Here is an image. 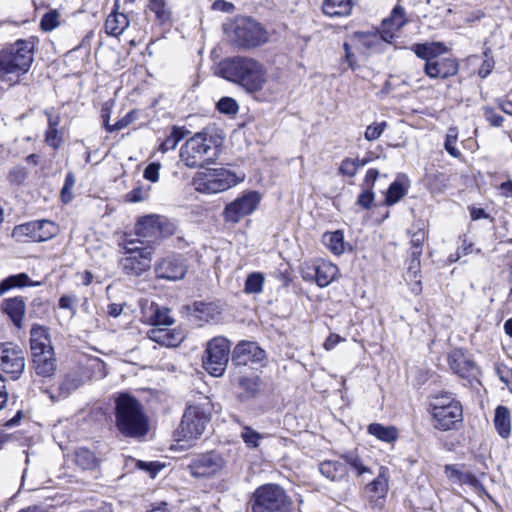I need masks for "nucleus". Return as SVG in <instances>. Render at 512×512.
Segmentation results:
<instances>
[{"label":"nucleus","mask_w":512,"mask_h":512,"mask_svg":"<svg viewBox=\"0 0 512 512\" xmlns=\"http://www.w3.org/2000/svg\"><path fill=\"white\" fill-rule=\"evenodd\" d=\"M216 74L240 86L247 94L262 91L266 84V69L263 64L247 56H231L222 59Z\"/></svg>","instance_id":"nucleus-1"},{"label":"nucleus","mask_w":512,"mask_h":512,"mask_svg":"<svg viewBox=\"0 0 512 512\" xmlns=\"http://www.w3.org/2000/svg\"><path fill=\"white\" fill-rule=\"evenodd\" d=\"M115 427L124 438L142 439L149 431V420L140 402L125 393L115 399Z\"/></svg>","instance_id":"nucleus-2"},{"label":"nucleus","mask_w":512,"mask_h":512,"mask_svg":"<svg viewBox=\"0 0 512 512\" xmlns=\"http://www.w3.org/2000/svg\"><path fill=\"white\" fill-rule=\"evenodd\" d=\"M211 420V403L207 397L188 403L175 434L178 441L191 442L204 433Z\"/></svg>","instance_id":"nucleus-3"},{"label":"nucleus","mask_w":512,"mask_h":512,"mask_svg":"<svg viewBox=\"0 0 512 512\" xmlns=\"http://www.w3.org/2000/svg\"><path fill=\"white\" fill-rule=\"evenodd\" d=\"M30 349L32 353V367L36 375L51 377L56 370V359L48 329L33 325L30 330Z\"/></svg>","instance_id":"nucleus-4"},{"label":"nucleus","mask_w":512,"mask_h":512,"mask_svg":"<svg viewBox=\"0 0 512 512\" xmlns=\"http://www.w3.org/2000/svg\"><path fill=\"white\" fill-rule=\"evenodd\" d=\"M34 60V45L31 41L18 39L0 51V80L8 74H26Z\"/></svg>","instance_id":"nucleus-5"},{"label":"nucleus","mask_w":512,"mask_h":512,"mask_svg":"<svg viewBox=\"0 0 512 512\" xmlns=\"http://www.w3.org/2000/svg\"><path fill=\"white\" fill-rule=\"evenodd\" d=\"M245 179V174H237L227 168H208L199 171L193 178L195 190L205 194H216L226 191Z\"/></svg>","instance_id":"nucleus-6"},{"label":"nucleus","mask_w":512,"mask_h":512,"mask_svg":"<svg viewBox=\"0 0 512 512\" xmlns=\"http://www.w3.org/2000/svg\"><path fill=\"white\" fill-rule=\"evenodd\" d=\"M293 502L277 484L258 487L251 499L252 512H291Z\"/></svg>","instance_id":"nucleus-7"},{"label":"nucleus","mask_w":512,"mask_h":512,"mask_svg":"<svg viewBox=\"0 0 512 512\" xmlns=\"http://www.w3.org/2000/svg\"><path fill=\"white\" fill-rule=\"evenodd\" d=\"M180 156L186 166L202 167L216 158L217 146L213 144L211 138H207L205 132H197L181 148Z\"/></svg>","instance_id":"nucleus-8"},{"label":"nucleus","mask_w":512,"mask_h":512,"mask_svg":"<svg viewBox=\"0 0 512 512\" xmlns=\"http://www.w3.org/2000/svg\"><path fill=\"white\" fill-rule=\"evenodd\" d=\"M269 40L264 26L251 17H243L235 22L233 32L234 45L243 50L259 47Z\"/></svg>","instance_id":"nucleus-9"},{"label":"nucleus","mask_w":512,"mask_h":512,"mask_svg":"<svg viewBox=\"0 0 512 512\" xmlns=\"http://www.w3.org/2000/svg\"><path fill=\"white\" fill-rule=\"evenodd\" d=\"M226 467L223 455L215 450L194 455L187 469L194 478H212L220 474Z\"/></svg>","instance_id":"nucleus-10"},{"label":"nucleus","mask_w":512,"mask_h":512,"mask_svg":"<svg viewBox=\"0 0 512 512\" xmlns=\"http://www.w3.org/2000/svg\"><path fill=\"white\" fill-rule=\"evenodd\" d=\"M230 354V342L223 337H215L209 341L203 365L214 377L221 376L226 370Z\"/></svg>","instance_id":"nucleus-11"},{"label":"nucleus","mask_w":512,"mask_h":512,"mask_svg":"<svg viewBox=\"0 0 512 512\" xmlns=\"http://www.w3.org/2000/svg\"><path fill=\"white\" fill-rule=\"evenodd\" d=\"M57 226L49 220L27 222L14 227L12 237L20 242H43L57 234Z\"/></svg>","instance_id":"nucleus-12"},{"label":"nucleus","mask_w":512,"mask_h":512,"mask_svg":"<svg viewBox=\"0 0 512 512\" xmlns=\"http://www.w3.org/2000/svg\"><path fill=\"white\" fill-rule=\"evenodd\" d=\"M187 270V261L182 254H169L160 258L154 264L155 277L166 281L175 282L182 280Z\"/></svg>","instance_id":"nucleus-13"},{"label":"nucleus","mask_w":512,"mask_h":512,"mask_svg":"<svg viewBox=\"0 0 512 512\" xmlns=\"http://www.w3.org/2000/svg\"><path fill=\"white\" fill-rule=\"evenodd\" d=\"M0 369L11 375L13 380L18 379L25 369L23 350L11 342L0 343Z\"/></svg>","instance_id":"nucleus-14"},{"label":"nucleus","mask_w":512,"mask_h":512,"mask_svg":"<svg viewBox=\"0 0 512 512\" xmlns=\"http://www.w3.org/2000/svg\"><path fill=\"white\" fill-rule=\"evenodd\" d=\"M260 199V194L256 191L244 193L242 196L226 205L224 210L225 220L233 223L239 222L243 217L255 211Z\"/></svg>","instance_id":"nucleus-15"},{"label":"nucleus","mask_w":512,"mask_h":512,"mask_svg":"<svg viewBox=\"0 0 512 512\" xmlns=\"http://www.w3.org/2000/svg\"><path fill=\"white\" fill-rule=\"evenodd\" d=\"M136 234L141 237L172 235L175 226L159 215H147L139 219L135 225Z\"/></svg>","instance_id":"nucleus-16"},{"label":"nucleus","mask_w":512,"mask_h":512,"mask_svg":"<svg viewBox=\"0 0 512 512\" xmlns=\"http://www.w3.org/2000/svg\"><path fill=\"white\" fill-rule=\"evenodd\" d=\"M433 426L440 431H449L456 428L463 420V408L461 403H452L450 406H436L435 412H431Z\"/></svg>","instance_id":"nucleus-17"},{"label":"nucleus","mask_w":512,"mask_h":512,"mask_svg":"<svg viewBox=\"0 0 512 512\" xmlns=\"http://www.w3.org/2000/svg\"><path fill=\"white\" fill-rule=\"evenodd\" d=\"M265 357V351L257 343L243 341L234 348L232 361L238 366H246L250 363H261Z\"/></svg>","instance_id":"nucleus-18"},{"label":"nucleus","mask_w":512,"mask_h":512,"mask_svg":"<svg viewBox=\"0 0 512 512\" xmlns=\"http://www.w3.org/2000/svg\"><path fill=\"white\" fill-rule=\"evenodd\" d=\"M143 253L127 255L120 259L119 267L125 275L139 277L151 268L152 252L144 251Z\"/></svg>","instance_id":"nucleus-19"},{"label":"nucleus","mask_w":512,"mask_h":512,"mask_svg":"<svg viewBox=\"0 0 512 512\" xmlns=\"http://www.w3.org/2000/svg\"><path fill=\"white\" fill-rule=\"evenodd\" d=\"M459 63L455 58L437 57L433 62L424 64L423 71L431 79H447L457 74Z\"/></svg>","instance_id":"nucleus-20"},{"label":"nucleus","mask_w":512,"mask_h":512,"mask_svg":"<svg viewBox=\"0 0 512 512\" xmlns=\"http://www.w3.org/2000/svg\"><path fill=\"white\" fill-rule=\"evenodd\" d=\"M447 363L450 370L461 378H469L474 375L476 365L463 349H453L447 355Z\"/></svg>","instance_id":"nucleus-21"},{"label":"nucleus","mask_w":512,"mask_h":512,"mask_svg":"<svg viewBox=\"0 0 512 512\" xmlns=\"http://www.w3.org/2000/svg\"><path fill=\"white\" fill-rule=\"evenodd\" d=\"M338 267L331 262L320 261L307 271H303V278L306 280H315L319 287L328 286L336 277Z\"/></svg>","instance_id":"nucleus-22"},{"label":"nucleus","mask_w":512,"mask_h":512,"mask_svg":"<svg viewBox=\"0 0 512 512\" xmlns=\"http://www.w3.org/2000/svg\"><path fill=\"white\" fill-rule=\"evenodd\" d=\"M142 321L153 327L171 326L173 319L169 316V309L162 308L154 302L142 305Z\"/></svg>","instance_id":"nucleus-23"},{"label":"nucleus","mask_w":512,"mask_h":512,"mask_svg":"<svg viewBox=\"0 0 512 512\" xmlns=\"http://www.w3.org/2000/svg\"><path fill=\"white\" fill-rule=\"evenodd\" d=\"M147 337L150 340L166 347H176L184 339L182 332L175 329H169L168 326L152 327L148 330Z\"/></svg>","instance_id":"nucleus-24"},{"label":"nucleus","mask_w":512,"mask_h":512,"mask_svg":"<svg viewBox=\"0 0 512 512\" xmlns=\"http://www.w3.org/2000/svg\"><path fill=\"white\" fill-rule=\"evenodd\" d=\"M410 49L418 58L424 60L425 63L433 62L437 57L447 52L446 45L443 42L437 41L414 43Z\"/></svg>","instance_id":"nucleus-25"},{"label":"nucleus","mask_w":512,"mask_h":512,"mask_svg":"<svg viewBox=\"0 0 512 512\" xmlns=\"http://www.w3.org/2000/svg\"><path fill=\"white\" fill-rule=\"evenodd\" d=\"M73 112V105L71 103L63 104L60 108L51 107L46 109L43 114L47 119V128H66L70 125V114Z\"/></svg>","instance_id":"nucleus-26"},{"label":"nucleus","mask_w":512,"mask_h":512,"mask_svg":"<svg viewBox=\"0 0 512 512\" xmlns=\"http://www.w3.org/2000/svg\"><path fill=\"white\" fill-rule=\"evenodd\" d=\"M1 309L9 316L16 327H21L26 310V305L22 297H13L3 300Z\"/></svg>","instance_id":"nucleus-27"},{"label":"nucleus","mask_w":512,"mask_h":512,"mask_svg":"<svg viewBox=\"0 0 512 512\" xmlns=\"http://www.w3.org/2000/svg\"><path fill=\"white\" fill-rule=\"evenodd\" d=\"M319 472L331 481H341L346 478L348 469L344 463L325 460L319 464Z\"/></svg>","instance_id":"nucleus-28"},{"label":"nucleus","mask_w":512,"mask_h":512,"mask_svg":"<svg viewBox=\"0 0 512 512\" xmlns=\"http://www.w3.org/2000/svg\"><path fill=\"white\" fill-rule=\"evenodd\" d=\"M352 0H324L322 11L329 17H343L351 14Z\"/></svg>","instance_id":"nucleus-29"},{"label":"nucleus","mask_w":512,"mask_h":512,"mask_svg":"<svg viewBox=\"0 0 512 512\" xmlns=\"http://www.w3.org/2000/svg\"><path fill=\"white\" fill-rule=\"evenodd\" d=\"M493 422L497 433L507 439L511 434V415L506 406L500 405L495 409Z\"/></svg>","instance_id":"nucleus-30"},{"label":"nucleus","mask_w":512,"mask_h":512,"mask_svg":"<svg viewBox=\"0 0 512 512\" xmlns=\"http://www.w3.org/2000/svg\"><path fill=\"white\" fill-rule=\"evenodd\" d=\"M445 473L449 480L453 483L467 484L472 487H477L479 481L477 477L470 471L459 469L456 465H446Z\"/></svg>","instance_id":"nucleus-31"},{"label":"nucleus","mask_w":512,"mask_h":512,"mask_svg":"<svg viewBox=\"0 0 512 512\" xmlns=\"http://www.w3.org/2000/svg\"><path fill=\"white\" fill-rule=\"evenodd\" d=\"M129 26V19L126 14L117 13L112 11V13L107 17L105 22V30L107 34L111 36H119L121 35L126 28Z\"/></svg>","instance_id":"nucleus-32"},{"label":"nucleus","mask_w":512,"mask_h":512,"mask_svg":"<svg viewBox=\"0 0 512 512\" xmlns=\"http://www.w3.org/2000/svg\"><path fill=\"white\" fill-rule=\"evenodd\" d=\"M427 238V234L425 230L421 227H418L415 231L411 233V248H410V254L412 257L411 260V266L410 268H413L415 266L419 265V259L423 252V245Z\"/></svg>","instance_id":"nucleus-33"},{"label":"nucleus","mask_w":512,"mask_h":512,"mask_svg":"<svg viewBox=\"0 0 512 512\" xmlns=\"http://www.w3.org/2000/svg\"><path fill=\"white\" fill-rule=\"evenodd\" d=\"M367 431L378 440L391 443L398 438V431L394 426H384L380 423H371Z\"/></svg>","instance_id":"nucleus-34"},{"label":"nucleus","mask_w":512,"mask_h":512,"mask_svg":"<svg viewBox=\"0 0 512 512\" xmlns=\"http://www.w3.org/2000/svg\"><path fill=\"white\" fill-rule=\"evenodd\" d=\"M238 386L241 389L240 396L243 399H251L259 393L261 381L258 376H242L238 379Z\"/></svg>","instance_id":"nucleus-35"},{"label":"nucleus","mask_w":512,"mask_h":512,"mask_svg":"<svg viewBox=\"0 0 512 512\" xmlns=\"http://www.w3.org/2000/svg\"><path fill=\"white\" fill-rule=\"evenodd\" d=\"M32 285H34V283L26 273L11 275L0 282V295L6 293L12 288H21ZM35 285H38V283H35Z\"/></svg>","instance_id":"nucleus-36"},{"label":"nucleus","mask_w":512,"mask_h":512,"mask_svg":"<svg viewBox=\"0 0 512 512\" xmlns=\"http://www.w3.org/2000/svg\"><path fill=\"white\" fill-rule=\"evenodd\" d=\"M148 8L155 14L158 24L164 25L170 22L172 13L165 0H149Z\"/></svg>","instance_id":"nucleus-37"},{"label":"nucleus","mask_w":512,"mask_h":512,"mask_svg":"<svg viewBox=\"0 0 512 512\" xmlns=\"http://www.w3.org/2000/svg\"><path fill=\"white\" fill-rule=\"evenodd\" d=\"M323 243L335 255H340L345 250L344 236L339 230L325 233L323 235Z\"/></svg>","instance_id":"nucleus-38"},{"label":"nucleus","mask_w":512,"mask_h":512,"mask_svg":"<svg viewBox=\"0 0 512 512\" xmlns=\"http://www.w3.org/2000/svg\"><path fill=\"white\" fill-rule=\"evenodd\" d=\"M367 492L371 497L383 498L388 492V479L384 471L380 472L378 476L366 486Z\"/></svg>","instance_id":"nucleus-39"},{"label":"nucleus","mask_w":512,"mask_h":512,"mask_svg":"<svg viewBox=\"0 0 512 512\" xmlns=\"http://www.w3.org/2000/svg\"><path fill=\"white\" fill-rule=\"evenodd\" d=\"M265 277L263 273L253 272L245 280L244 292L247 294H258L263 290Z\"/></svg>","instance_id":"nucleus-40"},{"label":"nucleus","mask_w":512,"mask_h":512,"mask_svg":"<svg viewBox=\"0 0 512 512\" xmlns=\"http://www.w3.org/2000/svg\"><path fill=\"white\" fill-rule=\"evenodd\" d=\"M75 462L82 469H93L97 465V458L89 449L80 448L75 453Z\"/></svg>","instance_id":"nucleus-41"},{"label":"nucleus","mask_w":512,"mask_h":512,"mask_svg":"<svg viewBox=\"0 0 512 512\" xmlns=\"http://www.w3.org/2000/svg\"><path fill=\"white\" fill-rule=\"evenodd\" d=\"M407 192V187L399 180L392 182L387 190L385 202L388 206L394 205L402 199Z\"/></svg>","instance_id":"nucleus-42"},{"label":"nucleus","mask_w":512,"mask_h":512,"mask_svg":"<svg viewBox=\"0 0 512 512\" xmlns=\"http://www.w3.org/2000/svg\"><path fill=\"white\" fill-rule=\"evenodd\" d=\"M368 159H350L346 158L341 162L339 167V173L343 176L353 177L356 175L359 168L365 166L368 163Z\"/></svg>","instance_id":"nucleus-43"},{"label":"nucleus","mask_w":512,"mask_h":512,"mask_svg":"<svg viewBox=\"0 0 512 512\" xmlns=\"http://www.w3.org/2000/svg\"><path fill=\"white\" fill-rule=\"evenodd\" d=\"M235 421L243 428L240 436L244 443L250 448H257L259 446V441L263 439V435L252 429L250 426L243 425L238 418H235Z\"/></svg>","instance_id":"nucleus-44"},{"label":"nucleus","mask_w":512,"mask_h":512,"mask_svg":"<svg viewBox=\"0 0 512 512\" xmlns=\"http://www.w3.org/2000/svg\"><path fill=\"white\" fill-rule=\"evenodd\" d=\"M119 246L124 250V256L133 254H142L144 251H151L149 247L142 246V243L137 239L123 238L119 242Z\"/></svg>","instance_id":"nucleus-45"},{"label":"nucleus","mask_w":512,"mask_h":512,"mask_svg":"<svg viewBox=\"0 0 512 512\" xmlns=\"http://www.w3.org/2000/svg\"><path fill=\"white\" fill-rule=\"evenodd\" d=\"M341 458L344 459V461H345L344 464H346V466L349 465L352 469L355 470L357 475H362V474L370 471L369 468H367L364 465L361 458L353 452L345 453L341 456Z\"/></svg>","instance_id":"nucleus-46"},{"label":"nucleus","mask_w":512,"mask_h":512,"mask_svg":"<svg viewBox=\"0 0 512 512\" xmlns=\"http://www.w3.org/2000/svg\"><path fill=\"white\" fill-rule=\"evenodd\" d=\"M452 403H460V401H458L452 393L439 392L432 396V402L430 403L431 412H435L436 406L446 408Z\"/></svg>","instance_id":"nucleus-47"},{"label":"nucleus","mask_w":512,"mask_h":512,"mask_svg":"<svg viewBox=\"0 0 512 512\" xmlns=\"http://www.w3.org/2000/svg\"><path fill=\"white\" fill-rule=\"evenodd\" d=\"M216 108L222 114L234 115L238 112L239 105L234 98L224 96L219 99L216 104Z\"/></svg>","instance_id":"nucleus-48"},{"label":"nucleus","mask_w":512,"mask_h":512,"mask_svg":"<svg viewBox=\"0 0 512 512\" xmlns=\"http://www.w3.org/2000/svg\"><path fill=\"white\" fill-rule=\"evenodd\" d=\"M184 132L185 130H172L171 134L159 145V150L162 153L173 150L178 142L185 136Z\"/></svg>","instance_id":"nucleus-49"},{"label":"nucleus","mask_w":512,"mask_h":512,"mask_svg":"<svg viewBox=\"0 0 512 512\" xmlns=\"http://www.w3.org/2000/svg\"><path fill=\"white\" fill-rule=\"evenodd\" d=\"M59 25V13L57 10H50L46 12L40 21V27L43 31L49 32L54 30Z\"/></svg>","instance_id":"nucleus-50"},{"label":"nucleus","mask_w":512,"mask_h":512,"mask_svg":"<svg viewBox=\"0 0 512 512\" xmlns=\"http://www.w3.org/2000/svg\"><path fill=\"white\" fill-rule=\"evenodd\" d=\"M387 22H391L397 30H400L407 22L404 8L399 5L395 6L391 12L390 18L383 21L384 24Z\"/></svg>","instance_id":"nucleus-51"},{"label":"nucleus","mask_w":512,"mask_h":512,"mask_svg":"<svg viewBox=\"0 0 512 512\" xmlns=\"http://www.w3.org/2000/svg\"><path fill=\"white\" fill-rule=\"evenodd\" d=\"M483 55H484V60L478 70V75L481 78H486L492 72L495 62H494L493 57L491 56L490 49H486L484 51Z\"/></svg>","instance_id":"nucleus-52"},{"label":"nucleus","mask_w":512,"mask_h":512,"mask_svg":"<svg viewBox=\"0 0 512 512\" xmlns=\"http://www.w3.org/2000/svg\"><path fill=\"white\" fill-rule=\"evenodd\" d=\"M375 199V194L373 190L369 188H363L362 191L359 194L356 204L360 206L362 209H369L371 208L373 202Z\"/></svg>","instance_id":"nucleus-53"},{"label":"nucleus","mask_w":512,"mask_h":512,"mask_svg":"<svg viewBox=\"0 0 512 512\" xmlns=\"http://www.w3.org/2000/svg\"><path fill=\"white\" fill-rule=\"evenodd\" d=\"M353 39L357 40L358 43L364 46L367 50L373 48L378 41L376 35L359 31L353 34Z\"/></svg>","instance_id":"nucleus-54"},{"label":"nucleus","mask_w":512,"mask_h":512,"mask_svg":"<svg viewBox=\"0 0 512 512\" xmlns=\"http://www.w3.org/2000/svg\"><path fill=\"white\" fill-rule=\"evenodd\" d=\"M149 189L150 188L136 187L126 195V198L129 202L133 203L146 200L149 196Z\"/></svg>","instance_id":"nucleus-55"},{"label":"nucleus","mask_w":512,"mask_h":512,"mask_svg":"<svg viewBox=\"0 0 512 512\" xmlns=\"http://www.w3.org/2000/svg\"><path fill=\"white\" fill-rule=\"evenodd\" d=\"M160 164L156 162L150 163L144 170V178L155 183L159 179Z\"/></svg>","instance_id":"nucleus-56"},{"label":"nucleus","mask_w":512,"mask_h":512,"mask_svg":"<svg viewBox=\"0 0 512 512\" xmlns=\"http://www.w3.org/2000/svg\"><path fill=\"white\" fill-rule=\"evenodd\" d=\"M484 116L486 120L495 127L501 126L503 123V116L499 113H497L494 109L488 108L484 112Z\"/></svg>","instance_id":"nucleus-57"},{"label":"nucleus","mask_w":512,"mask_h":512,"mask_svg":"<svg viewBox=\"0 0 512 512\" xmlns=\"http://www.w3.org/2000/svg\"><path fill=\"white\" fill-rule=\"evenodd\" d=\"M456 139H457L456 133L447 134L445 144H444L447 152L453 157H458L460 155L459 150H457L454 146V142L456 141Z\"/></svg>","instance_id":"nucleus-58"},{"label":"nucleus","mask_w":512,"mask_h":512,"mask_svg":"<svg viewBox=\"0 0 512 512\" xmlns=\"http://www.w3.org/2000/svg\"><path fill=\"white\" fill-rule=\"evenodd\" d=\"M379 175V171L377 169H369L366 173L364 182L362 184L363 188H369L373 190L375 181Z\"/></svg>","instance_id":"nucleus-59"},{"label":"nucleus","mask_w":512,"mask_h":512,"mask_svg":"<svg viewBox=\"0 0 512 512\" xmlns=\"http://www.w3.org/2000/svg\"><path fill=\"white\" fill-rule=\"evenodd\" d=\"M110 115L111 108L108 103H104L100 110V118L102 120V128H113V125H110Z\"/></svg>","instance_id":"nucleus-60"},{"label":"nucleus","mask_w":512,"mask_h":512,"mask_svg":"<svg viewBox=\"0 0 512 512\" xmlns=\"http://www.w3.org/2000/svg\"><path fill=\"white\" fill-rule=\"evenodd\" d=\"M45 140L49 146L54 149L58 148L61 143V137L58 135V130H47Z\"/></svg>","instance_id":"nucleus-61"},{"label":"nucleus","mask_w":512,"mask_h":512,"mask_svg":"<svg viewBox=\"0 0 512 512\" xmlns=\"http://www.w3.org/2000/svg\"><path fill=\"white\" fill-rule=\"evenodd\" d=\"M136 118V111H129L124 117L119 119L114 125L113 128H126L130 125Z\"/></svg>","instance_id":"nucleus-62"},{"label":"nucleus","mask_w":512,"mask_h":512,"mask_svg":"<svg viewBox=\"0 0 512 512\" xmlns=\"http://www.w3.org/2000/svg\"><path fill=\"white\" fill-rule=\"evenodd\" d=\"M343 340L344 339L341 338L339 335L331 333L324 342V348L326 350H332L338 343H340Z\"/></svg>","instance_id":"nucleus-63"},{"label":"nucleus","mask_w":512,"mask_h":512,"mask_svg":"<svg viewBox=\"0 0 512 512\" xmlns=\"http://www.w3.org/2000/svg\"><path fill=\"white\" fill-rule=\"evenodd\" d=\"M76 302L75 296L64 295L59 299V307L62 309L73 310V303Z\"/></svg>","instance_id":"nucleus-64"}]
</instances>
